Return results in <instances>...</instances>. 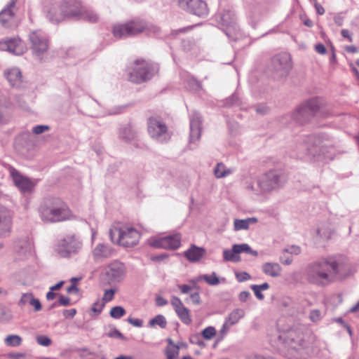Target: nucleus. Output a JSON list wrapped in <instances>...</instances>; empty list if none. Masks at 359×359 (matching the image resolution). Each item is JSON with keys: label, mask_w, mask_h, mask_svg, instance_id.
Returning a JSON list of instances; mask_svg holds the SVG:
<instances>
[{"label": "nucleus", "mask_w": 359, "mask_h": 359, "mask_svg": "<svg viewBox=\"0 0 359 359\" xmlns=\"http://www.w3.org/2000/svg\"><path fill=\"white\" fill-rule=\"evenodd\" d=\"M36 340L39 345L43 346H48L52 343V340L46 335H38Z\"/></svg>", "instance_id": "obj_48"}, {"label": "nucleus", "mask_w": 359, "mask_h": 359, "mask_svg": "<svg viewBox=\"0 0 359 359\" xmlns=\"http://www.w3.org/2000/svg\"><path fill=\"white\" fill-rule=\"evenodd\" d=\"M311 117L312 116L304 104L298 107L292 114V118L301 124L308 121Z\"/></svg>", "instance_id": "obj_30"}, {"label": "nucleus", "mask_w": 359, "mask_h": 359, "mask_svg": "<svg viewBox=\"0 0 359 359\" xmlns=\"http://www.w3.org/2000/svg\"><path fill=\"white\" fill-rule=\"evenodd\" d=\"M180 318V320L185 324L189 325L191 322V319L189 316V311L186 307L183 306L175 311Z\"/></svg>", "instance_id": "obj_40"}, {"label": "nucleus", "mask_w": 359, "mask_h": 359, "mask_svg": "<svg viewBox=\"0 0 359 359\" xmlns=\"http://www.w3.org/2000/svg\"><path fill=\"white\" fill-rule=\"evenodd\" d=\"M76 313V309H72L69 310H65L63 311V315L65 318H73Z\"/></svg>", "instance_id": "obj_62"}, {"label": "nucleus", "mask_w": 359, "mask_h": 359, "mask_svg": "<svg viewBox=\"0 0 359 359\" xmlns=\"http://www.w3.org/2000/svg\"><path fill=\"white\" fill-rule=\"evenodd\" d=\"M50 130V127L46 125H38L32 128L33 133L40 135Z\"/></svg>", "instance_id": "obj_50"}, {"label": "nucleus", "mask_w": 359, "mask_h": 359, "mask_svg": "<svg viewBox=\"0 0 359 359\" xmlns=\"http://www.w3.org/2000/svg\"><path fill=\"white\" fill-rule=\"evenodd\" d=\"M244 316L245 311L243 309H235L229 313L228 318L226 319V322L228 323L229 325H233L237 323Z\"/></svg>", "instance_id": "obj_36"}, {"label": "nucleus", "mask_w": 359, "mask_h": 359, "mask_svg": "<svg viewBox=\"0 0 359 359\" xmlns=\"http://www.w3.org/2000/svg\"><path fill=\"white\" fill-rule=\"evenodd\" d=\"M109 236L113 243L126 248L137 245L140 238L139 231L131 226H113L109 230Z\"/></svg>", "instance_id": "obj_4"}, {"label": "nucleus", "mask_w": 359, "mask_h": 359, "mask_svg": "<svg viewBox=\"0 0 359 359\" xmlns=\"http://www.w3.org/2000/svg\"><path fill=\"white\" fill-rule=\"evenodd\" d=\"M113 254L111 248L104 244H98L93 251V258L97 261L110 257Z\"/></svg>", "instance_id": "obj_27"}, {"label": "nucleus", "mask_w": 359, "mask_h": 359, "mask_svg": "<svg viewBox=\"0 0 359 359\" xmlns=\"http://www.w3.org/2000/svg\"><path fill=\"white\" fill-rule=\"evenodd\" d=\"M233 252H236L237 255L244 252L250 254L254 257H257L258 255L257 251L252 250L247 243L234 244L233 245Z\"/></svg>", "instance_id": "obj_35"}, {"label": "nucleus", "mask_w": 359, "mask_h": 359, "mask_svg": "<svg viewBox=\"0 0 359 359\" xmlns=\"http://www.w3.org/2000/svg\"><path fill=\"white\" fill-rule=\"evenodd\" d=\"M315 50L317 53L320 54H325L326 53V48L325 46L322 43H318L315 46Z\"/></svg>", "instance_id": "obj_63"}, {"label": "nucleus", "mask_w": 359, "mask_h": 359, "mask_svg": "<svg viewBox=\"0 0 359 359\" xmlns=\"http://www.w3.org/2000/svg\"><path fill=\"white\" fill-rule=\"evenodd\" d=\"M309 112L312 116H315L322 107L321 102L318 98H313L306 101L304 104Z\"/></svg>", "instance_id": "obj_34"}, {"label": "nucleus", "mask_w": 359, "mask_h": 359, "mask_svg": "<svg viewBox=\"0 0 359 359\" xmlns=\"http://www.w3.org/2000/svg\"><path fill=\"white\" fill-rule=\"evenodd\" d=\"M177 287L183 294H188L191 290V287L188 285H178Z\"/></svg>", "instance_id": "obj_60"}, {"label": "nucleus", "mask_w": 359, "mask_h": 359, "mask_svg": "<svg viewBox=\"0 0 359 359\" xmlns=\"http://www.w3.org/2000/svg\"><path fill=\"white\" fill-rule=\"evenodd\" d=\"M263 273L273 278H277L280 276L282 267L276 262H266L262 266Z\"/></svg>", "instance_id": "obj_29"}, {"label": "nucleus", "mask_w": 359, "mask_h": 359, "mask_svg": "<svg viewBox=\"0 0 359 359\" xmlns=\"http://www.w3.org/2000/svg\"><path fill=\"white\" fill-rule=\"evenodd\" d=\"M5 343L7 346H18L22 343V338L20 336L15 334L8 335L5 339Z\"/></svg>", "instance_id": "obj_42"}, {"label": "nucleus", "mask_w": 359, "mask_h": 359, "mask_svg": "<svg viewBox=\"0 0 359 359\" xmlns=\"http://www.w3.org/2000/svg\"><path fill=\"white\" fill-rule=\"evenodd\" d=\"M348 266L338 255L322 257L311 264L307 269L309 280L318 285H327L348 275Z\"/></svg>", "instance_id": "obj_1"}, {"label": "nucleus", "mask_w": 359, "mask_h": 359, "mask_svg": "<svg viewBox=\"0 0 359 359\" xmlns=\"http://www.w3.org/2000/svg\"><path fill=\"white\" fill-rule=\"evenodd\" d=\"M184 3L189 12L198 16H204L208 13L207 4L202 0H183L182 7L184 6Z\"/></svg>", "instance_id": "obj_22"}, {"label": "nucleus", "mask_w": 359, "mask_h": 359, "mask_svg": "<svg viewBox=\"0 0 359 359\" xmlns=\"http://www.w3.org/2000/svg\"><path fill=\"white\" fill-rule=\"evenodd\" d=\"M11 359H25L27 354L25 353H12L8 355Z\"/></svg>", "instance_id": "obj_58"}, {"label": "nucleus", "mask_w": 359, "mask_h": 359, "mask_svg": "<svg viewBox=\"0 0 359 359\" xmlns=\"http://www.w3.org/2000/svg\"><path fill=\"white\" fill-rule=\"evenodd\" d=\"M223 259L226 262H238L241 260V257L233 252V247L231 250L226 249L223 251Z\"/></svg>", "instance_id": "obj_39"}, {"label": "nucleus", "mask_w": 359, "mask_h": 359, "mask_svg": "<svg viewBox=\"0 0 359 359\" xmlns=\"http://www.w3.org/2000/svg\"><path fill=\"white\" fill-rule=\"evenodd\" d=\"M40 217L46 223H56L74 218L66 203L59 198H45L39 207Z\"/></svg>", "instance_id": "obj_2"}, {"label": "nucleus", "mask_w": 359, "mask_h": 359, "mask_svg": "<svg viewBox=\"0 0 359 359\" xmlns=\"http://www.w3.org/2000/svg\"><path fill=\"white\" fill-rule=\"evenodd\" d=\"M156 71L154 67L145 60H137L129 70L128 79L133 83H142L150 79Z\"/></svg>", "instance_id": "obj_8"}, {"label": "nucleus", "mask_w": 359, "mask_h": 359, "mask_svg": "<svg viewBox=\"0 0 359 359\" xmlns=\"http://www.w3.org/2000/svg\"><path fill=\"white\" fill-rule=\"evenodd\" d=\"M180 346H168L165 349V355L168 359H176L179 355Z\"/></svg>", "instance_id": "obj_43"}, {"label": "nucleus", "mask_w": 359, "mask_h": 359, "mask_svg": "<svg viewBox=\"0 0 359 359\" xmlns=\"http://www.w3.org/2000/svg\"><path fill=\"white\" fill-rule=\"evenodd\" d=\"M148 132L152 138L159 141H164L169 138L166 125L158 118H149Z\"/></svg>", "instance_id": "obj_15"}, {"label": "nucleus", "mask_w": 359, "mask_h": 359, "mask_svg": "<svg viewBox=\"0 0 359 359\" xmlns=\"http://www.w3.org/2000/svg\"><path fill=\"white\" fill-rule=\"evenodd\" d=\"M250 296V293L248 291H243L239 294V299L240 301L244 302H245L248 298Z\"/></svg>", "instance_id": "obj_64"}, {"label": "nucleus", "mask_w": 359, "mask_h": 359, "mask_svg": "<svg viewBox=\"0 0 359 359\" xmlns=\"http://www.w3.org/2000/svg\"><path fill=\"white\" fill-rule=\"evenodd\" d=\"M283 252L290 253L294 255H298L301 253V248L298 245H290L283 250Z\"/></svg>", "instance_id": "obj_49"}, {"label": "nucleus", "mask_w": 359, "mask_h": 359, "mask_svg": "<svg viewBox=\"0 0 359 359\" xmlns=\"http://www.w3.org/2000/svg\"><path fill=\"white\" fill-rule=\"evenodd\" d=\"M9 173L14 184L22 191V192H30L33 190L35 183L32 182L29 178L22 175L18 170L13 167L9 168Z\"/></svg>", "instance_id": "obj_16"}, {"label": "nucleus", "mask_w": 359, "mask_h": 359, "mask_svg": "<svg viewBox=\"0 0 359 359\" xmlns=\"http://www.w3.org/2000/svg\"><path fill=\"white\" fill-rule=\"evenodd\" d=\"M104 307V303L97 302L93 304L92 311L95 313H100Z\"/></svg>", "instance_id": "obj_57"}, {"label": "nucleus", "mask_w": 359, "mask_h": 359, "mask_svg": "<svg viewBox=\"0 0 359 359\" xmlns=\"http://www.w3.org/2000/svg\"><path fill=\"white\" fill-rule=\"evenodd\" d=\"M149 245L155 248L176 250L181 245V235L175 233L165 237L151 238L149 240Z\"/></svg>", "instance_id": "obj_14"}, {"label": "nucleus", "mask_w": 359, "mask_h": 359, "mask_svg": "<svg viewBox=\"0 0 359 359\" xmlns=\"http://www.w3.org/2000/svg\"><path fill=\"white\" fill-rule=\"evenodd\" d=\"M6 77L10 84L16 88H19L22 83L21 72L18 68H11L5 72Z\"/></svg>", "instance_id": "obj_28"}, {"label": "nucleus", "mask_w": 359, "mask_h": 359, "mask_svg": "<svg viewBox=\"0 0 359 359\" xmlns=\"http://www.w3.org/2000/svg\"><path fill=\"white\" fill-rule=\"evenodd\" d=\"M233 170L227 168L222 163L217 164L214 168V174L217 178H222L231 174Z\"/></svg>", "instance_id": "obj_37"}, {"label": "nucleus", "mask_w": 359, "mask_h": 359, "mask_svg": "<svg viewBox=\"0 0 359 359\" xmlns=\"http://www.w3.org/2000/svg\"><path fill=\"white\" fill-rule=\"evenodd\" d=\"M29 41L34 55L41 60V56L46 53L48 48L47 39L41 31L37 30L31 32Z\"/></svg>", "instance_id": "obj_13"}, {"label": "nucleus", "mask_w": 359, "mask_h": 359, "mask_svg": "<svg viewBox=\"0 0 359 359\" xmlns=\"http://www.w3.org/2000/svg\"><path fill=\"white\" fill-rule=\"evenodd\" d=\"M114 293H115V290H114V289L105 290L104 294L102 297V300L104 302H108L111 301L114 298Z\"/></svg>", "instance_id": "obj_51"}, {"label": "nucleus", "mask_w": 359, "mask_h": 359, "mask_svg": "<svg viewBox=\"0 0 359 359\" xmlns=\"http://www.w3.org/2000/svg\"><path fill=\"white\" fill-rule=\"evenodd\" d=\"M73 9L67 4H53L46 8V17L50 22L58 23L64 20L66 18H72L69 11Z\"/></svg>", "instance_id": "obj_11"}, {"label": "nucleus", "mask_w": 359, "mask_h": 359, "mask_svg": "<svg viewBox=\"0 0 359 359\" xmlns=\"http://www.w3.org/2000/svg\"><path fill=\"white\" fill-rule=\"evenodd\" d=\"M166 325V319L163 315H157L149 322V325L151 327L158 325L161 328H165Z\"/></svg>", "instance_id": "obj_41"}, {"label": "nucleus", "mask_w": 359, "mask_h": 359, "mask_svg": "<svg viewBox=\"0 0 359 359\" xmlns=\"http://www.w3.org/2000/svg\"><path fill=\"white\" fill-rule=\"evenodd\" d=\"M236 277L238 282H243L251 278L250 275L245 271L236 273Z\"/></svg>", "instance_id": "obj_52"}, {"label": "nucleus", "mask_w": 359, "mask_h": 359, "mask_svg": "<svg viewBox=\"0 0 359 359\" xmlns=\"http://www.w3.org/2000/svg\"><path fill=\"white\" fill-rule=\"evenodd\" d=\"M13 214L8 208L0 207V238H6L11 233Z\"/></svg>", "instance_id": "obj_17"}, {"label": "nucleus", "mask_w": 359, "mask_h": 359, "mask_svg": "<svg viewBox=\"0 0 359 359\" xmlns=\"http://www.w3.org/2000/svg\"><path fill=\"white\" fill-rule=\"evenodd\" d=\"M137 130L131 125H128L121 129L120 137L126 141H130L137 137Z\"/></svg>", "instance_id": "obj_33"}, {"label": "nucleus", "mask_w": 359, "mask_h": 359, "mask_svg": "<svg viewBox=\"0 0 359 359\" xmlns=\"http://www.w3.org/2000/svg\"><path fill=\"white\" fill-rule=\"evenodd\" d=\"M292 67L290 55L287 53H282L271 59L269 71L274 79H278L286 77Z\"/></svg>", "instance_id": "obj_7"}, {"label": "nucleus", "mask_w": 359, "mask_h": 359, "mask_svg": "<svg viewBox=\"0 0 359 359\" xmlns=\"http://www.w3.org/2000/svg\"><path fill=\"white\" fill-rule=\"evenodd\" d=\"M127 321L128 323H130V325H132L135 327H140L143 325V320L141 319L128 318Z\"/></svg>", "instance_id": "obj_55"}, {"label": "nucleus", "mask_w": 359, "mask_h": 359, "mask_svg": "<svg viewBox=\"0 0 359 359\" xmlns=\"http://www.w3.org/2000/svg\"><path fill=\"white\" fill-rule=\"evenodd\" d=\"M323 316V314L320 310L313 309L309 313V318L313 323H318L321 320Z\"/></svg>", "instance_id": "obj_45"}, {"label": "nucleus", "mask_w": 359, "mask_h": 359, "mask_svg": "<svg viewBox=\"0 0 359 359\" xmlns=\"http://www.w3.org/2000/svg\"><path fill=\"white\" fill-rule=\"evenodd\" d=\"M205 254V250L203 248L191 245V247L184 252V255L190 262H196L202 259Z\"/></svg>", "instance_id": "obj_26"}, {"label": "nucleus", "mask_w": 359, "mask_h": 359, "mask_svg": "<svg viewBox=\"0 0 359 359\" xmlns=\"http://www.w3.org/2000/svg\"><path fill=\"white\" fill-rule=\"evenodd\" d=\"M327 147V145L324 144L321 137L313 135L306 137L299 145L298 149L314 161H320L325 158H331L330 156H326L324 152Z\"/></svg>", "instance_id": "obj_5"}, {"label": "nucleus", "mask_w": 359, "mask_h": 359, "mask_svg": "<svg viewBox=\"0 0 359 359\" xmlns=\"http://www.w3.org/2000/svg\"><path fill=\"white\" fill-rule=\"evenodd\" d=\"M196 280H204L210 285H217L219 283V280L215 272H213L211 275L199 276L197 277Z\"/></svg>", "instance_id": "obj_38"}, {"label": "nucleus", "mask_w": 359, "mask_h": 359, "mask_svg": "<svg viewBox=\"0 0 359 359\" xmlns=\"http://www.w3.org/2000/svg\"><path fill=\"white\" fill-rule=\"evenodd\" d=\"M126 314V310L120 306L112 307L110 311V316L115 319H119Z\"/></svg>", "instance_id": "obj_44"}, {"label": "nucleus", "mask_w": 359, "mask_h": 359, "mask_svg": "<svg viewBox=\"0 0 359 359\" xmlns=\"http://www.w3.org/2000/svg\"><path fill=\"white\" fill-rule=\"evenodd\" d=\"M284 340L287 347L288 356L292 359H301L304 343L302 330L297 327L287 330Z\"/></svg>", "instance_id": "obj_6"}, {"label": "nucleus", "mask_w": 359, "mask_h": 359, "mask_svg": "<svg viewBox=\"0 0 359 359\" xmlns=\"http://www.w3.org/2000/svg\"><path fill=\"white\" fill-rule=\"evenodd\" d=\"M124 265L119 262H113L106 268V275L111 282L118 283L121 281L125 276Z\"/></svg>", "instance_id": "obj_20"}, {"label": "nucleus", "mask_w": 359, "mask_h": 359, "mask_svg": "<svg viewBox=\"0 0 359 359\" xmlns=\"http://www.w3.org/2000/svg\"><path fill=\"white\" fill-rule=\"evenodd\" d=\"M15 144L21 152H29L36 146L35 138L29 132H23L15 138Z\"/></svg>", "instance_id": "obj_21"}, {"label": "nucleus", "mask_w": 359, "mask_h": 359, "mask_svg": "<svg viewBox=\"0 0 359 359\" xmlns=\"http://www.w3.org/2000/svg\"><path fill=\"white\" fill-rule=\"evenodd\" d=\"M58 302H59L60 305H62V306H67L69 305L70 299L68 297H64V296L61 295L60 297Z\"/></svg>", "instance_id": "obj_61"}, {"label": "nucleus", "mask_w": 359, "mask_h": 359, "mask_svg": "<svg viewBox=\"0 0 359 359\" xmlns=\"http://www.w3.org/2000/svg\"><path fill=\"white\" fill-rule=\"evenodd\" d=\"M201 118L198 114H194L190 120V141L194 142L198 140L201 134Z\"/></svg>", "instance_id": "obj_25"}, {"label": "nucleus", "mask_w": 359, "mask_h": 359, "mask_svg": "<svg viewBox=\"0 0 359 359\" xmlns=\"http://www.w3.org/2000/svg\"><path fill=\"white\" fill-rule=\"evenodd\" d=\"M190 299L194 304H199L201 303V297L198 292L191 293L190 295Z\"/></svg>", "instance_id": "obj_59"}, {"label": "nucleus", "mask_w": 359, "mask_h": 359, "mask_svg": "<svg viewBox=\"0 0 359 359\" xmlns=\"http://www.w3.org/2000/svg\"><path fill=\"white\" fill-rule=\"evenodd\" d=\"M257 219L255 217H249L245 219H235L233 222V229L235 231L247 230L250 224L257 223Z\"/></svg>", "instance_id": "obj_32"}, {"label": "nucleus", "mask_w": 359, "mask_h": 359, "mask_svg": "<svg viewBox=\"0 0 359 359\" xmlns=\"http://www.w3.org/2000/svg\"><path fill=\"white\" fill-rule=\"evenodd\" d=\"M146 30L157 33L159 28L140 20H133L124 24H116L112 27L113 35L118 39L133 36Z\"/></svg>", "instance_id": "obj_3"}, {"label": "nucleus", "mask_w": 359, "mask_h": 359, "mask_svg": "<svg viewBox=\"0 0 359 359\" xmlns=\"http://www.w3.org/2000/svg\"><path fill=\"white\" fill-rule=\"evenodd\" d=\"M220 20L222 25L226 26L224 32L226 36L233 40H236L237 39L238 29L234 22L233 14L230 11H225L221 15Z\"/></svg>", "instance_id": "obj_19"}, {"label": "nucleus", "mask_w": 359, "mask_h": 359, "mask_svg": "<svg viewBox=\"0 0 359 359\" xmlns=\"http://www.w3.org/2000/svg\"><path fill=\"white\" fill-rule=\"evenodd\" d=\"M317 233L322 238L328 239L331 236V231L330 230L326 231L323 227L318 229Z\"/></svg>", "instance_id": "obj_54"}, {"label": "nucleus", "mask_w": 359, "mask_h": 359, "mask_svg": "<svg viewBox=\"0 0 359 359\" xmlns=\"http://www.w3.org/2000/svg\"><path fill=\"white\" fill-rule=\"evenodd\" d=\"M27 304L34 306V311H39L41 310L40 301L38 299L34 298L32 293L23 294L18 302V305L20 306H24Z\"/></svg>", "instance_id": "obj_31"}, {"label": "nucleus", "mask_w": 359, "mask_h": 359, "mask_svg": "<svg viewBox=\"0 0 359 359\" xmlns=\"http://www.w3.org/2000/svg\"><path fill=\"white\" fill-rule=\"evenodd\" d=\"M171 304L172 305L175 311L184 306L182 301L180 299V298H178L177 297H172Z\"/></svg>", "instance_id": "obj_53"}, {"label": "nucleus", "mask_w": 359, "mask_h": 359, "mask_svg": "<svg viewBox=\"0 0 359 359\" xmlns=\"http://www.w3.org/2000/svg\"><path fill=\"white\" fill-rule=\"evenodd\" d=\"M252 290H253L255 296L257 299L262 300L264 298V294L262 293V290L259 289L257 285H253L251 286Z\"/></svg>", "instance_id": "obj_56"}, {"label": "nucleus", "mask_w": 359, "mask_h": 359, "mask_svg": "<svg viewBox=\"0 0 359 359\" xmlns=\"http://www.w3.org/2000/svg\"><path fill=\"white\" fill-rule=\"evenodd\" d=\"M216 333L215 328L214 327L209 326L202 331L201 334L205 339L210 340L216 335Z\"/></svg>", "instance_id": "obj_46"}, {"label": "nucleus", "mask_w": 359, "mask_h": 359, "mask_svg": "<svg viewBox=\"0 0 359 359\" xmlns=\"http://www.w3.org/2000/svg\"><path fill=\"white\" fill-rule=\"evenodd\" d=\"M17 0H11L6 7L0 13V23L4 27H10L15 15Z\"/></svg>", "instance_id": "obj_23"}, {"label": "nucleus", "mask_w": 359, "mask_h": 359, "mask_svg": "<svg viewBox=\"0 0 359 359\" xmlns=\"http://www.w3.org/2000/svg\"><path fill=\"white\" fill-rule=\"evenodd\" d=\"M69 13L72 18L82 20L89 23H97L100 20V15L96 11L84 6L80 3L74 5Z\"/></svg>", "instance_id": "obj_12"}, {"label": "nucleus", "mask_w": 359, "mask_h": 359, "mask_svg": "<svg viewBox=\"0 0 359 359\" xmlns=\"http://www.w3.org/2000/svg\"><path fill=\"white\" fill-rule=\"evenodd\" d=\"M81 247V241L75 235L69 234L59 241L57 252L61 257H66L78 252Z\"/></svg>", "instance_id": "obj_9"}, {"label": "nucleus", "mask_w": 359, "mask_h": 359, "mask_svg": "<svg viewBox=\"0 0 359 359\" xmlns=\"http://www.w3.org/2000/svg\"><path fill=\"white\" fill-rule=\"evenodd\" d=\"M230 326L231 325H229V324L225 321V323H224L222 327L219 330V334L217 337L216 343H219L220 341H222L224 339L226 333L229 330Z\"/></svg>", "instance_id": "obj_47"}, {"label": "nucleus", "mask_w": 359, "mask_h": 359, "mask_svg": "<svg viewBox=\"0 0 359 359\" xmlns=\"http://www.w3.org/2000/svg\"><path fill=\"white\" fill-rule=\"evenodd\" d=\"M32 242L28 237L18 239L15 243V250L20 256L26 257L31 253Z\"/></svg>", "instance_id": "obj_24"}, {"label": "nucleus", "mask_w": 359, "mask_h": 359, "mask_svg": "<svg viewBox=\"0 0 359 359\" xmlns=\"http://www.w3.org/2000/svg\"><path fill=\"white\" fill-rule=\"evenodd\" d=\"M283 175L278 171H269V172L263 175L257 181V186L259 190L255 189L256 191H270L278 187L283 180ZM252 189L254 190L253 187Z\"/></svg>", "instance_id": "obj_10"}, {"label": "nucleus", "mask_w": 359, "mask_h": 359, "mask_svg": "<svg viewBox=\"0 0 359 359\" xmlns=\"http://www.w3.org/2000/svg\"><path fill=\"white\" fill-rule=\"evenodd\" d=\"M0 49L20 55L27 50L25 44L19 38H12L0 42Z\"/></svg>", "instance_id": "obj_18"}]
</instances>
